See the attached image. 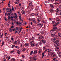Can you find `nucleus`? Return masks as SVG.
Masks as SVG:
<instances>
[{"instance_id": "nucleus-1", "label": "nucleus", "mask_w": 61, "mask_h": 61, "mask_svg": "<svg viewBox=\"0 0 61 61\" xmlns=\"http://www.w3.org/2000/svg\"><path fill=\"white\" fill-rule=\"evenodd\" d=\"M53 29L51 30L50 31V32H51L52 31H52L51 32V35L52 36H54L56 35V33H58V31H57L56 30V29L57 28V27H56L55 26H56V25L53 24Z\"/></svg>"}, {"instance_id": "nucleus-2", "label": "nucleus", "mask_w": 61, "mask_h": 61, "mask_svg": "<svg viewBox=\"0 0 61 61\" xmlns=\"http://www.w3.org/2000/svg\"><path fill=\"white\" fill-rule=\"evenodd\" d=\"M30 45H31V47H33V46H35V44L34 43V41H32L30 43Z\"/></svg>"}, {"instance_id": "nucleus-3", "label": "nucleus", "mask_w": 61, "mask_h": 61, "mask_svg": "<svg viewBox=\"0 0 61 61\" xmlns=\"http://www.w3.org/2000/svg\"><path fill=\"white\" fill-rule=\"evenodd\" d=\"M58 18H56V21L57 22V23H56V25H58L59 23L61 21V20L60 19H58Z\"/></svg>"}, {"instance_id": "nucleus-4", "label": "nucleus", "mask_w": 61, "mask_h": 61, "mask_svg": "<svg viewBox=\"0 0 61 61\" xmlns=\"http://www.w3.org/2000/svg\"><path fill=\"white\" fill-rule=\"evenodd\" d=\"M31 7H31L30 8V7H28V9L29 11H32V9H34V6H32Z\"/></svg>"}, {"instance_id": "nucleus-5", "label": "nucleus", "mask_w": 61, "mask_h": 61, "mask_svg": "<svg viewBox=\"0 0 61 61\" xmlns=\"http://www.w3.org/2000/svg\"><path fill=\"white\" fill-rule=\"evenodd\" d=\"M56 15H58L59 13H61V10H56Z\"/></svg>"}, {"instance_id": "nucleus-6", "label": "nucleus", "mask_w": 61, "mask_h": 61, "mask_svg": "<svg viewBox=\"0 0 61 61\" xmlns=\"http://www.w3.org/2000/svg\"><path fill=\"white\" fill-rule=\"evenodd\" d=\"M35 15H36V16H37L38 15V13H36L34 14V13H32L30 14V15L31 16H34Z\"/></svg>"}, {"instance_id": "nucleus-7", "label": "nucleus", "mask_w": 61, "mask_h": 61, "mask_svg": "<svg viewBox=\"0 0 61 61\" xmlns=\"http://www.w3.org/2000/svg\"><path fill=\"white\" fill-rule=\"evenodd\" d=\"M43 25V24L42 23H41L39 24V25L38 26H39V27L41 28L42 27V26Z\"/></svg>"}, {"instance_id": "nucleus-8", "label": "nucleus", "mask_w": 61, "mask_h": 61, "mask_svg": "<svg viewBox=\"0 0 61 61\" xmlns=\"http://www.w3.org/2000/svg\"><path fill=\"white\" fill-rule=\"evenodd\" d=\"M43 38V36L42 35L38 37L39 39H42Z\"/></svg>"}, {"instance_id": "nucleus-9", "label": "nucleus", "mask_w": 61, "mask_h": 61, "mask_svg": "<svg viewBox=\"0 0 61 61\" xmlns=\"http://www.w3.org/2000/svg\"><path fill=\"white\" fill-rule=\"evenodd\" d=\"M33 59L35 61L36 60V56L34 55L33 56Z\"/></svg>"}, {"instance_id": "nucleus-10", "label": "nucleus", "mask_w": 61, "mask_h": 61, "mask_svg": "<svg viewBox=\"0 0 61 61\" xmlns=\"http://www.w3.org/2000/svg\"><path fill=\"white\" fill-rule=\"evenodd\" d=\"M55 50L56 51H58L59 50V49L58 47H56V48H55Z\"/></svg>"}, {"instance_id": "nucleus-11", "label": "nucleus", "mask_w": 61, "mask_h": 61, "mask_svg": "<svg viewBox=\"0 0 61 61\" xmlns=\"http://www.w3.org/2000/svg\"><path fill=\"white\" fill-rule=\"evenodd\" d=\"M51 40L52 42H55L56 40V39L55 38H53L51 39Z\"/></svg>"}, {"instance_id": "nucleus-12", "label": "nucleus", "mask_w": 61, "mask_h": 61, "mask_svg": "<svg viewBox=\"0 0 61 61\" xmlns=\"http://www.w3.org/2000/svg\"><path fill=\"white\" fill-rule=\"evenodd\" d=\"M38 19H39L41 20H42V18L41 17V15H40L38 16Z\"/></svg>"}, {"instance_id": "nucleus-13", "label": "nucleus", "mask_w": 61, "mask_h": 61, "mask_svg": "<svg viewBox=\"0 0 61 61\" xmlns=\"http://www.w3.org/2000/svg\"><path fill=\"white\" fill-rule=\"evenodd\" d=\"M32 4V2L31 1H30L29 3V6H30Z\"/></svg>"}, {"instance_id": "nucleus-14", "label": "nucleus", "mask_w": 61, "mask_h": 61, "mask_svg": "<svg viewBox=\"0 0 61 61\" xmlns=\"http://www.w3.org/2000/svg\"><path fill=\"white\" fill-rule=\"evenodd\" d=\"M59 46V43H56L55 44V46H56V47L57 46Z\"/></svg>"}, {"instance_id": "nucleus-15", "label": "nucleus", "mask_w": 61, "mask_h": 61, "mask_svg": "<svg viewBox=\"0 0 61 61\" xmlns=\"http://www.w3.org/2000/svg\"><path fill=\"white\" fill-rule=\"evenodd\" d=\"M50 7L52 8H54V5L53 4H51L50 5Z\"/></svg>"}, {"instance_id": "nucleus-16", "label": "nucleus", "mask_w": 61, "mask_h": 61, "mask_svg": "<svg viewBox=\"0 0 61 61\" xmlns=\"http://www.w3.org/2000/svg\"><path fill=\"white\" fill-rule=\"evenodd\" d=\"M37 50H36L34 51L33 54H37Z\"/></svg>"}, {"instance_id": "nucleus-17", "label": "nucleus", "mask_w": 61, "mask_h": 61, "mask_svg": "<svg viewBox=\"0 0 61 61\" xmlns=\"http://www.w3.org/2000/svg\"><path fill=\"white\" fill-rule=\"evenodd\" d=\"M29 46V44L28 43H26L25 44V46Z\"/></svg>"}, {"instance_id": "nucleus-18", "label": "nucleus", "mask_w": 61, "mask_h": 61, "mask_svg": "<svg viewBox=\"0 0 61 61\" xmlns=\"http://www.w3.org/2000/svg\"><path fill=\"white\" fill-rule=\"evenodd\" d=\"M58 36L59 37H61V33H59L58 34Z\"/></svg>"}, {"instance_id": "nucleus-19", "label": "nucleus", "mask_w": 61, "mask_h": 61, "mask_svg": "<svg viewBox=\"0 0 61 61\" xmlns=\"http://www.w3.org/2000/svg\"><path fill=\"white\" fill-rule=\"evenodd\" d=\"M51 52V49H48V52H49L50 53Z\"/></svg>"}, {"instance_id": "nucleus-20", "label": "nucleus", "mask_w": 61, "mask_h": 61, "mask_svg": "<svg viewBox=\"0 0 61 61\" xmlns=\"http://www.w3.org/2000/svg\"><path fill=\"white\" fill-rule=\"evenodd\" d=\"M4 56L5 58H7V57H8L7 55H4Z\"/></svg>"}, {"instance_id": "nucleus-21", "label": "nucleus", "mask_w": 61, "mask_h": 61, "mask_svg": "<svg viewBox=\"0 0 61 61\" xmlns=\"http://www.w3.org/2000/svg\"><path fill=\"white\" fill-rule=\"evenodd\" d=\"M11 21H12V22H13L14 21H15V19H13V18H11Z\"/></svg>"}, {"instance_id": "nucleus-22", "label": "nucleus", "mask_w": 61, "mask_h": 61, "mask_svg": "<svg viewBox=\"0 0 61 61\" xmlns=\"http://www.w3.org/2000/svg\"><path fill=\"white\" fill-rule=\"evenodd\" d=\"M34 52V51H31L30 52V55H32V54H33V52Z\"/></svg>"}, {"instance_id": "nucleus-23", "label": "nucleus", "mask_w": 61, "mask_h": 61, "mask_svg": "<svg viewBox=\"0 0 61 61\" xmlns=\"http://www.w3.org/2000/svg\"><path fill=\"white\" fill-rule=\"evenodd\" d=\"M21 13L23 14H25V12L24 10H22L21 11Z\"/></svg>"}, {"instance_id": "nucleus-24", "label": "nucleus", "mask_w": 61, "mask_h": 61, "mask_svg": "<svg viewBox=\"0 0 61 61\" xmlns=\"http://www.w3.org/2000/svg\"><path fill=\"white\" fill-rule=\"evenodd\" d=\"M42 42L44 44H45L46 43V41L45 40H43L42 41Z\"/></svg>"}, {"instance_id": "nucleus-25", "label": "nucleus", "mask_w": 61, "mask_h": 61, "mask_svg": "<svg viewBox=\"0 0 61 61\" xmlns=\"http://www.w3.org/2000/svg\"><path fill=\"white\" fill-rule=\"evenodd\" d=\"M17 41L18 42V44H20V40H18Z\"/></svg>"}, {"instance_id": "nucleus-26", "label": "nucleus", "mask_w": 61, "mask_h": 61, "mask_svg": "<svg viewBox=\"0 0 61 61\" xmlns=\"http://www.w3.org/2000/svg\"><path fill=\"white\" fill-rule=\"evenodd\" d=\"M50 11L52 13L54 12V10L53 9H51L50 10Z\"/></svg>"}, {"instance_id": "nucleus-27", "label": "nucleus", "mask_w": 61, "mask_h": 61, "mask_svg": "<svg viewBox=\"0 0 61 61\" xmlns=\"http://www.w3.org/2000/svg\"><path fill=\"white\" fill-rule=\"evenodd\" d=\"M17 41H15L14 43V45H17Z\"/></svg>"}, {"instance_id": "nucleus-28", "label": "nucleus", "mask_w": 61, "mask_h": 61, "mask_svg": "<svg viewBox=\"0 0 61 61\" xmlns=\"http://www.w3.org/2000/svg\"><path fill=\"white\" fill-rule=\"evenodd\" d=\"M37 20L38 22H40L41 21V20H39L38 19H37Z\"/></svg>"}, {"instance_id": "nucleus-29", "label": "nucleus", "mask_w": 61, "mask_h": 61, "mask_svg": "<svg viewBox=\"0 0 61 61\" xmlns=\"http://www.w3.org/2000/svg\"><path fill=\"white\" fill-rule=\"evenodd\" d=\"M19 3V1H15V3L16 4H18V3Z\"/></svg>"}, {"instance_id": "nucleus-30", "label": "nucleus", "mask_w": 61, "mask_h": 61, "mask_svg": "<svg viewBox=\"0 0 61 61\" xmlns=\"http://www.w3.org/2000/svg\"><path fill=\"white\" fill-rule=\"evenodd\" d=\"M15 45H13L11 46V48H15Z\"/></svg>"}, {"instance_id": "nucleus-31", "label": "nucleus", "mask_w": 61, "mask_h": 61, "mask_svg": "<svg viewBox=\"0 0 61 61\" xmlns=\"http://www.w3.org/2000/svg\"><path fill=\"white\" fill-rule=\"evenodd\" d=\"M17 53L18 54H20V51L18 50L17 51Z\"/></svg>"}, {"instance_id": "nucleus-32", "label": "nucleus", "mask_w": 61, "mask_h": 61, "mask_svg": "<svg viewBox=\"0 0 61 61\" xmlns=\"http://www.w3.org/2000/svg\"><path fill=\"white\" fill-rule=\"evenodd\" d=\"M41 51H42V50H41V49H40L39 51V53H41Z\"/></svg>"}, {"instance_id": "nucleus-33", "label": "nucleus", "mask_w": 61, "mask_h": 61, "mask_svg": "<svg viewBox=\"0 0 61 61\" xmlns=\"http://www.w3.org/2000/svg\"><path fill=\"white\" fill-rule=\"evenodd\" d=\"M22 25V22H20V23H19V25Z\"/></svg>"}, {"instance_id": "nucleus-34", "label": "nucleus", "mask_w": 61, "mask_h": 61, "mask_svg": "<svg viewBox=\"0 0 61 61\" xmlns=\"http://www.w3.org/2000/svg\"><path fill=\"white\" fill-rule=\"evenodd\" d=\"M46 49V46H44L43 48V50H45Z\"/></svg>"}, {"instance_id": "nucleus-35", "label": "nucleus", "mask_w": 61, "mask_h": 61, "mask_svg": "<svg viewBox=\"0 0 61 61\" xmlns=\"http://www.w3.org/2000/svg\"><path fill=\"white\" fill-rule=\"evenodd\" d=\"M35 10L36 11H38V8H37V7H36L35 9Z\"/></svg>"}, {"instance_id": "nucleus-36", "label": "nucleus", "mask_w": 61, "mask_h": 61, "mask_svg": "<svg viewBox=\"0 0 61 61\" xmlns=\"http://www.w3.org/2000/svg\"><path fill=\"white\" fill-rule=\"evenodd\" d=\"M12 11H15L14 8V7H13V6H12Z\"/></svg>"}, {"instance_id": "nucleus-37", "label": "nucleus", "mask_w": 61, "mask_h": 61, "mask_svg": "<svg viewBox=\"0 0 61 61\" xmlns=\"http://www.w3.org/2000/svg\"><path fill=\"white\" fill-rule=\"evenodd\" d=\"M11 61H15V59L14 58H12L11 60Z\"/></svg>"}, {"instance_id": "nucleus-38", "label": "nucleus", "mask_w": 61, "mask_h": 61, "mask_svg": "<svg viewBox=\"0 0 61 61\" xmlns=\"http://www.w3.org/2000/svg\"><path fill=\"white\" fill-rule=\"evenodd\" d=\"M58 42H59V41L58 40H56L54 43H58Z\"/></svg>"}, {"instance_id": "nucleus-39", "label": "nucleus", "mask_w": 61, "mask_h": 61, "mask_svg": "<svg viewBox=\"0 0 61 61\" xmlns=\"http://www.w3.org/2000/svg\"><path fill=\"white\" fill-rule=\"evenodd\" d=\"M20 52H24L23 50L22 49H20Z\"/></svg>"}, {"instance_id": "nucleus-40", "label": "nucleus", "mask_w": 61, "mask_h": 61, "mask_svg": "<svg viewBox=\"0 0 61 61\" xmlns=\"http://www.w3.org/2000/svg\"><path fill=\"white\" fill-rule=\"evenodd\" d=\"M39 23L38 22H37V26H39Z\"/></svg>"}, {"instance_id": "nucleus-41", "label": "nucleus", "mask_w": 61, "mask_h": 61, "mask_svg": "<svg viewBox=\"0 0 61 61\" xmlns=\"http://www.w3.org/2000/svg\"><path fill=\"white\" fill-rule=\"evenodd\" d=\"M25 50H26V49H25V48L23 49V52H24L25 51Z\"/></svg>"}, {"instance_id": "nucleus-42", "label": "nucleus", "mask_w": 61, "mask_h": 61, "mask_svg": "<svg viewBox=\"0 0 61 61\" xmlns=\"http://www.w3.org/2000/svg\"><path fill=\"white\" fill-rule=\"evenodd\" d=\"M16 24L17 25H19V23L18 21H17L16 22Z\"/></svg>"}, {"instance_id": "nucleus-43", "label": "nucleus", "mask_w": 61, "mask_h": 61, "mask_svg": "<svg viewBox=\"0 0 61 61\" xmlns=\"http://www.w3.org/2000/svg\"><path fill=\"white\" fill-rule=\"evenodd\" d=\"M4 19L5 21H6H6H7V19H6V17H4Z\"/></svg>"}, {"instance_id": "nucleus-44", "label": "nucleus", "mask_w": 61, "mask_h": 61, "mask_svg": "<svg viewBox=\"0 0 61 61\" xmlns=\"http://www.w3.org/2000/svg\"><path fill=\"white\" fill-rule=\"evenodd\" d=\"M4 45V42L3 41L2 42V45H1L2 46H3Z\"/></svg>"}, {"instance_id": "nucleus-45", "label": "nucleus", "mask_w": 61, "mask_h": 61, "mask_svg": "<svg viewBox=\"0 0 61 61\" xmlns=\"http://www.w3.org/2000/svg\"><path fill=\"white\" fill-rule=\"evenodd\" d=\"M9 31H10V32H12V29H11V28L10 29H9Z\"/></svg>"}, {"instance_id": "nucleus-46", "label": "nucleus", "mask_w": 61, "mask_h": 61, "mask_svg": "<svg viewBox=\"0 0 61 61\" xmlns=\"http://www.w3.org/2000/svg\"><path fill=\"white\" fill-rule=\"evenodd\" d=\"M35 39V38L34 37H33L32 38V40L33 41V40H34V39Z\"/></svg>"}, {"instance_id": "nucleus-47", "label": "nucleus", "mask_w": 61, "mask_h": 61, "mask_svg": "<svg viewBox=\"0 0 61 61\" xmlns=\"http://www.w3.org/2000/svg\"><path fill=\"white\" fill-rule=\"evenodd\" d=\"M32 40V38H30L29 39V41L30 42V41H31Z\"/></svg>"}, {"instance_id": "nucleus-48", "label": "nucleus", "mask_w": 61, "mask_h": 61, "mask_svg": "<svg viewBox=\"0 0 61 61\" xmlns=\"http://www.w3.org/2000/svg\"><path fill=\"white\" fill-rule=\"evenodd\" d=\"M3 61H6V60L5 58H3Z\"/></svg>"}, {"instance_id": "nucleus-49", "label": "nucleus", "mask_w": 61, "mask_h": 61, "mask_svg": "<svg viewBox=\"0 0 61 61\" xmlns=\"http://www.w3.org/2000/svg\"><path fill=\"white\" fill-rule=\"evenodd\" d=\"M20 19L21 21H22V22H23V20L21 18Z\"/></svg>"}, {"instance_id": "nucleus-50", "label": "nucleus", "mask_w": 61, "mask_h": 61, "mask_svg": "<svg viewBox=\"0 0 61 61\" xmlns=\"http://www.w3.org/2000/svg\"><path fill=\"white\" fill-rule=\"evenodd\" d=\"M14 24H15V22H12L11 24V25H14Z\"/></svg>"}, {"instance_id": "nucleus-51", "label": "nucleus", "mask_w": 61, "mask_h": 61, "mask_svg": "<svg viewBox=\"0 0 61 61\" xmlns=\"http://www.w3.org/2000/svg\"><path fill=\"white\" fill-rule=\"evenodd\" d=\"M59 55L60 56H61V52H59Z\"/></svg>"}, {"instance_id": "nucleus-52", "label": "nucleus", "mask_w": 61, "mask_h": 61, "mask_svg": "<svg viewBox=\"0 0 61 61\" xmlns=\"http://www.w3.org/2000/svg\"><path fill=\"white\" fill-rule=\"evenodd\" d=\"M34 20H33L32 21L33 22H34V23H36V21L35 20V19H33Z\"/></svg>"}, {"instance_id": "nucleus-53", "label": "nucleus", "mask_w": 61, "mask_h": 61, "mask_svg": "<svg viewBox=\"0 0 61 61\" xmlns=\"http://www.w3.org/2000/svg\"><path fill=\"white\" fill-rule=\"evenodd\" d=\"M14 52V51H11L10 52V53H11V54H12V53H13V52Z\"/></svg>"}, {"instance_id": "nucleus-54", "label": "nucleus", "mask_w": 61, "mask_h": 61, "mask_svg": "<svg viewBox=\"0 0 61 61\" xmlns=\"http://www.w3.org/2000/svg\"><path fill=\"white\" fill-rule=\"evenodd\" d=\"M11 58V57L10 56L8 57V60H9L10 59V58Z\"/></svg>"}, {"instance_id": "nucleus-55", "label": "nucleus", "mask_w": 61, "mask_h": 61, "mask_svg": "<svg viewBox=\"0 0 61 61\" xmlns=\"http://www.w3.org/2000/svg\"><path fill=\"white\" fill-rule=\"evenodd\" d=\"M56 58H54L53 59V61H56Z\"/></svg>"}, {"instance_id": "nucleus-56", "label": "nucleus", "mask_w": 61, "mask_h": 61, "mask_svg": "<svg viewBox=\"0 0 61 61\" xmlns=\"http://www.w3.org/2000/svg\"><path fill=\"white\" fill-rule=\"evenodd\" d=\"M11 18V17L10 16H8V19H10V18Z\"/></svg>"}, {"instance_id": "nucleus-57", "label": "nucleus", "mask_w": 61, "mask_h": 61, "mask_svg": "<svg viewBox=\"0 0 61 61\" xmlns=\"http://www.w3.org/2000/svg\"><path fill=\"white\" fill-rule=\"evenodd\" d=\"M14 18L15 19H16L17 18V16H15Z\"/></svg>"}, {"instance_id": "nucleus-58", "label": "nucleus", "mask_w": 61, "mask_h": 61, "mask_svg": "<svg viewBox=\"0 0 61 61\" xmlns=\"http://www.w3.org/2000/svg\"><path fill=\"white\" fill-rule=\"evenodd\" d=\"M10 15H11V14L10 13H9L8 14V15L9 16Z\"/></svg>"}, {"instance_id": "nucleus-59", "label": "nucleus", "mask_w": 61, "mask_h": 61, "mask_svg": "<svg viewBox=\"0 0 61 61\" xmlns=\"http://www.w3.org/2000/svg\"><path fill=\"white\" fill-rule=\"evenodd\" d=\"M55 4H56V5H57H57H59V3H57V2L56 3H55Z\"/></svg>"}, {"instance_id": "nucleus-60", "label": "nucleus", "mask_w": 61, "mask_h": 61, "mask_svg": "<svg viewBox=\"0 0 61 61\" xmlns=\"http://www.w3.org/2000/svg\"><path fill=\"white\" fill-rule=\"evenodd\" d=\"M22 56L23 58H25V56L24 55H22Z\"/></svg>"}, {"instance_id": "nucleus-61", "label": "nucleus", "mask_w": 61, "mask_h": 61, "mask_svg": "<svg viewBox=\"0 0 61 61\" xmlns=\"http://www.w3.org/2000/svg\"><path fill=\"white\" fill-rule=\"evenodd\" d=\"M30 59H32V57L31 56L30 57Z\"/></svg>"}, {"instance_id": "nucleus-62", "label": "nucleus", "mask_w": 61, "mask_h": 61, "mask_svg": "<svg viewBox=\"0 0 61 61\" xmlns=\"http://www.w3.org/2000/svg\"><path fill=\"white\" fill-rule=\"evenodd\" d=\"M14 15H15V16H17V15L16 14V13H14Z\"/></svg>"}, {"instance_id": "nucleus-63", "label": "nucleus", "mask_w": 61, "mask_h": 61, "mask_svg": "<svg viewBox=\"0 0 61 61\" xmlns=\"http://www.w3.org/2000/svg\"><path fill=\"white\" fill-rule=\"evenodd\" d=\"M59 3H61V0H59Z\"/></svg>"}, {"instance_id": "nucleus-64", "label": "nucleus", "mask_w": 61, "mask_h": 61, "mask_svg": "<svg viewBox=\"0 0 61 61\" xmlns=\"http://www.w3.org/2000/svg\"><path fill=\"white\" fill-rule=\"evenodd\" d=\"M49 20H52V18H49Z\"/></svg>"}]
</instances>
